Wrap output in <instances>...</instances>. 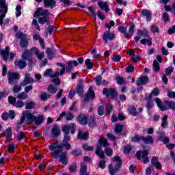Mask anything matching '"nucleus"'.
I'll list each match as a JSON object with an SVG mask.
<instances>
[{"label": "nucleus", "instance_id": "b1692460", "mask_svg": "<svg viewBox=\"0 0 175 175\" xmlns=\"http://www.w3.org/2000/svg\"><path fill=\"white\" fill-rule=\"evenodd\" d=\"M145 99L146 100V107L147 110L152 109V107H154V101H152V98H149L147 94H146Z\"/></svg>", "mask_w": 175, "mask_h": 175}, {"label": "nucleus", "instance_id": "72a5a7b5", "mask_svg": "<svg viewBox=\"0 0 175 175\" xmlns=\"http://www.w3.org/2000/svg\"><path fill=\"white\" fill-rule=\"evenodd\" d=\"M95 120H96L95 116H92L90 118L89 121H88V126H90V128H94V126H96V122Z\"/></svg>", "mask_w": 175, "mask_h": 175}, {"label": "nucleus", "instance_id": "423d86ee", "mask_svg": "<svg viewBox=\"0 0 175 175\" xmlns=\"http://www.w3.org/2000/svg\"><path fill=\"white\" fill-rule=\"evenodd\" d=\"M27 120L30 121V122H35L36 125L39 126L42 125L44 122V117L43 115H40L36 118V116L32 114L31 112H26Z\"/></svg>", "mask_w": 175, "mask_h": 175}, {"label": "nucleus", "instance_id": "e2e57ef3", "mask_svg": "<svg viewBox=\"0 0 175 175\" xmlns=\"http://www.w3.org/2000/svg\"><path fill=\"white\" fill-rule=\"evenodd\" d=\"M135 26L134 23H131L130 27L129 29V32L131 36L135 33Z\"/></svg>", "mask_w": 175, "mask_h": 175}, {"label": "nucleus", "instance_id": "c03bdc74", "mask_svg": "<svg viewBox=\"0 0 175 175\" xmlns=\"http://www.w3.org/2000/svg\"><path fill=\"white\" fill-rule=\"evenodd\" d=\"M97 113L100 117H102L105 114V106L100 105L97 109Z\"/></svg>", "mask_w": 175, "mask_h": 175}, {"label": "nucleus", "instance_id": "4c0bfd02", "mask_svg": "<svg viewBox=\"0 0 175 175\" xmlns=\"http://www.w3.org/2000/svg\"><path fill=\"white\" fill-rule=\"evenodd\" d=\"M64 117L67 121H72L75 118V115L70 111L65 112Z\"/></svg>", "mask_w": 175, "mask_h": 175}, {"label": "nucleus", "instance_id": "a18cd8bd", "mask_svg": "<svg viewBox=\"0 0 175 175\" xmlns=\"http://www.w3.org/2000/svg\"><path fill=\"white\" fill-rule=\"evenodd\" d=\"M113 111V105H107L105 107V116H110L111 111Z\"/></svg>", "mask_w": 175, "mask_h": 175}, {"label": "nucleus", "instance_id": "0eeeda50", "mask_svg": "<svg viewBox=\"0 0 175 175\" xmlns=\"http://www.w3.org/2000/svg\"><path fill=\"white\" fill-rule=\"evenodd\" d=\"M16 38L21 39L20 46L22 49H27L29 46V41H28V39L25 37V34L23 32L18 31L16 33Z\"/></svg>", "mask_w": 175, "mask_h": 175}, {"label": "nucleus", "instance_id": "ddd939ff", "mask_svg": "<svg viewBox=\"0 0 175 175\" xmlns=\"http://www.w3.org/2000/svg\"><path fill=\"white\" fill-rule=\"evenodd\" d=\"M115 38H116V36L114 35V33H112L111 32H110L109 29L105 31L103 36V39L105 43L106 44L109 43V41L114 40Z\"/></svg>", "mask_w": 175, "mask_h": 175}, {"label": "nucleus", "instance_id": "13d9d810", "mask_svg": "<svg viewBox=\"0 0 175 175\" xmlns=\"http://www.w3.org/2000/svg\"><path fill=\"white\" fill-rule=\"evenodd\" d=\"M102 75H98L95 78V82L96 85L99 86L100 84H102Z\"/></svg>", "mask_w": 175, "mask_h": 175}, {"label": "nucleus", "instance_id": "dca6fc26", "mask_svg": "<svg viewBox=\"0 0 175 175\" xmlns=\"http://www.w3.org/2000/svg\"><path fill=\"white\" fill-rule=\"evenodd\" d=\"M142 17H146V21H151L152 18V14L151 11L147 9H142L141 11Z\"/></svg>", "mask_w": 175, "mask_h": 175}, {"label": "nucleus", "instance_id": "1a4fd4ad", "mask_svg": "<svg viewBox=\"0 0 175 175\" xmlns=\"http://www.w3.org/2000/svg\"><path fill=\"white\" fill-rule=\"evenodd\" d=\"M20 80V75L17 72H8V84L14 85Z\"/></svg>", "mask_w": 175, "mask_h": 175}, {"label": "nucleus", "instance_id": "2f4dec72", "mask_svg": "<svg viewBox=\"0 0 175 175\" xmlns=\"http://www.w3.org/2000/svg\"><path fill=\"white\" fill-rule=\"evenodd\" d=\"M16 66H18L19 69H25L27 66V62L24 60H18L15 62Z\"/></svg>", "mask_w": 175, "mask_h": 175}, {"label": "nucleus", "instance_id": "f03ea898", "mask_svg": "<svg viewBox=\"0 0 175 175\" xmlns=\"http://www.w3.org/2000/svg\"><path fill=\"white\" fill-rule=\"evenodd\" d=\"M50 14L51 13L49 10H44L41 7L36 9L33 14V17L38 18L39 24H47V25H50V20L49 19ZM40 16H42L40 17Z\"/></svg>", "mask_w": 175, "mask_h": 175}, {"label": "nucleus", "instance_id": "680f3d73", "mask_svg": "<svg viewBox=\"0 0 175 175\" xmlns=\"http://www.w3.org/2000/svg\"><path fill=\"white\" fill-rule=\"evenodd\" d=\"M115 80L117 82V84H119L120 85H122V84H124V81H125L124 78L120 76L116 77Z\"/></svg>", "mask_w": 175, "mask_h": 175}, {"label": "nucleus", "instance_id": "cd10ccee", "mask_svg": "<svg viewBox=\"0 0 175 175\" xmlns=\"http://www.w3.org/2000/svg\"><path fill=\"white\" fill-rule=\"evenodd\" d=\"M51 132H52V135H53V136H54V137H58V136H59V135L61 133V130H59L58 125L55 124L53 126Z\"/></svg>", "mask_w": 175, "mask_h": 175}, {"label": "nucleus", "instance_id": "8fccbe9b", "mask_svg": "<svg viewBox=\"0 0 175 175\" xmlns=\"http://www.w3.org/2000/svg\"><path fill=\"white\" fill-rule=\"evenodd\" d=\"M25 106L26 110L33 109V107H35V103H33V101L27 102Z\"/></svg>", "mask_w": 175, "mask_h": 175}, {"label": "nucleus", "instance_id": "79ce46f5", "mask_svg": "<svg viewBox=\"0 0 175 175\" xmlns=\"http://www.w3.org/2000/svg\"><path fill=\"white\" fill-rule=\"evenodd\" d=\"M72 154L73 157H80V155H83V152L79 148H76L72 151Z\"/></svg>", "mask_w": 175, "mask_h": 175}, {"label": "nucleus", "instance_id": "69168bd1", "mask_svg": "<svg viewBox=\"0 0 175 175\" xmlns=\"http://www.w3.org/2000/svg\"><path fill=\"white\" fill-rule=\"evenodd\" d=\"M107 157H111L113 155V150L109 148H105L104 150Z\"/></svg>", "mask_w": 175, "mask_h": 175}, {"label": "nucleus", "instance_id": "ea45409f", "mask_svg": "<svg viewBox=\"0 0 175 175\" xmlns=\"http://www.w3.org/2000/svg\"><path fill=\"white\" fill-rule=\"evenodd\" d=\"M165 105L170 109L171 110H175V102L174 101H169L166 100L165 102Z\"/></svg>", "mask_w": 175, "mask_h": 175}, {"label": "nucleus", "instance_id": "4d7b16f0", "mask_svg": "<svg viewBox=\"0 0 175 175\" xmlns=\"http://www.w3.org/2000/svg\"><path fill=\"white\" fill-rule=\"evenodd\" d=\"M150 31H152L153 33H158V32H159V27L156 25H152L150 26Z\"/></svg>", "mask_w": 175, "mask_h": 175}, {"label": "nucleus", "instance_id": "a878e982", "mask_svg": "<svg viewBox=\"0 0 175 175\" xmlns=\"http://www.w3.org/2000/svg\"><path fill=\"white\" fill-rule=\"evenodd\" d=\"M148 80L149 79L147 76H143L140 77L139 80L136 81V84L137 85H146L148 83Z\"/></svg>", "mask_w": 175, "mask_h": 175}, {"label": "nucleus", "instance_id": "a211bd4d", "mask_svg": "<svg viewBox=\"0 0 175 175\" xmlns=\"http://www.w3.org/2000/svg\"><path fill=\"white\" fill-rule=\"evenodd\" d=\"M27 113H31L29 111H24L22 113V117L21 118V120L18 122V125H21V124H24L26 118L25 124L29 125L31 124V120H28V117L27 116Z\"/></svg>", "mask_w": 175, "mask_h": 175}, {"label": "nucleus", "instance_id": "20e7f679", "mask_svg": "<svg viewBox=\"0 0 175 175\" xmlns=\"http://www.w3.org/2000/svg\"><path fill=\"white\" fill-rule=\"evenodd\" d=\"M76 129H77V126L75 123L63 126L62 127V131L64 133V137L62 143H69L71 140L70 136H69V131H71L72 135H75V133H76Z\"/></svg>", "mask_w": 175, "mask_h": 175}, {"label": "nucleus", "instance_id": "9d476101", "mask_svg": "<svg viewBox=\"0 0 175 175\" xmlns=\"http://www.w3.org/2000/svg\"><path fill=\"white\" fill-rule=\"evenodd\" d=\"M94 99H95V92L92 89V86H90L84 96L83 102L88 103V102H92Z\"/></svg>", "mask_w": 175, "mask_h": 175}, {"label": "nucleus", "instance_id": "49530a36", "mask_svg": "<svg viewBox=\"0 0 175 175\" xmlns=\"http://www.w3.org/2000/svg\"><path fill=\"white\" fill-rule=\"evenodd\" d=\"M153 68L154 69V72H159V70H161V66L157 59L153 62Z\"/></svg>", "mask_w": 175, "mask_h": 175}, {"label": "nucleus", "instance_id": "37998d69", "mask_svg": "<svg viewBox=\"0 0 175 175\" xmlns=\"http://www.w3.org/2000/svg\"><path fill=\"white\" fill-rule=\"evenodd\" d=\"M17 98L20 100H25V99L28 98V94L25 92H21V94H18Z\"/></svg>", "mask_w": 175, "mask_h": 175}, {"label": "nucleus", "instance_id": "4be33fe9", "mask_svg": "<svg viewBox=\"0 0 175 175\" xmlns=\"http://www.w3.org/2000/svg\"><path fill=\"white\" fill-rule=\"evenodd\" d=\"M44 7L50 8V9H53L57 5V2L54 0H43Z\"/></svg>", "mask_w": 175, "mask_h": 175}, {"label": "nucleus", "instance_id": "c85d7f7f", "mask_svg": "<svg viewBox=\"0 0 175 175\" xmlns=\"http://www.w3.org/2000/svg\"><path fill=\"white\" fill-rule=\"evenodd\" d=\"M127 111L133 117H136L137 116V111L136 110V107L135 105H131L129 107Z\"/></svg>", "mask_w": 175, "mask_h": 175}, {"label": "nucleus", "instance_id": "09e8293b", "mask_svg": "<svg viewBox=\"0 0 175 175\" xmlns=\"http://www.w3.org/2000/svg\"><path fill=\"white\" fill-rule=\"evenodd\" d=\"M7 147L8 148L9 154H12V152H13V151H14V150L16 149V145L13 142L8 144Z\"/></svg>", "mask_w": 175, "mask_h": 175}, {"label": "nucleus", "instance_id": "0e129e2a", "mask_svg": "<svg viewBox=\"0 0 175 175\" xmlns=\"http://www.w3.org/2000/svg\"><path fill=\"white\" fill-rule=\"evenodd\" d=\"M135 70V66L133 64L128 66L126 68V72L127 73H132Z\"/></svg>", "mask_w": 175, "mask_h": 175}, {"label": "nucleus", "instance_id": "c756f323", "mask_svg": "<svg viewBox=\"0 0 175 175\" xmlns=\"http://www.w3.org/2000/svg\"><path fill=\"white\" fill-rule=\"evenodd\" d=\"M89 136L90 133H88V131H86L85 133L80 131L78 133V139H81V140H88Z\"/></svg>", "mask_w": 175, "mask_h": 175}, {"label": "nucleus", "instance_id": "4468645a", "mask_svg": "<svg viewBox=\"0 0 175 175\" xmlns=\"http://www.w3.org/2000/svg\"><path fill=\"white\" fill-rule=\"evenodd\" d=\"M84 81L83 79H79L78 84L76 87V92L79 96L83 97V94H84Z\"/></svg>", "mask_w": 175, "mask_h": 175}, {"label": "nucleus", "instance_id": "f3484780", "mask_svg": "<svg viewBox=\"0 0 175 175\" xmlns=\"http://www.w3.org/2000/svg\"><path fill=\"white\" fill-rule=\"evenodd\" d=\"M32 83H33V79L31 77V74L27 73L24 80L21 83V87H25V85H28V84H32Z\"/></svg>", "mask_w": 175, "mask_h": 175}, {"label": "nucleus", "instance_id": "7c9ffc66", "mask_svg": "<svg viewBox=\"0 0 175 175\" xmlns=\"http://www.w3.org/2000/svg\"><path fill=\"white\" fill-rule=\"evenodd\" d=\"M87 164L85 163H81L80 167L81 175H90V174L87 172Z\"/></svg>", "mask_w": 175, "mask_h": 175}, {"label": "nucleus", "instance_id": "774afa93", "mask_svg": "<svg viewBox=\"0 0 175 175\" xmlns=\"http://www.w3.org/2000/svg\"><path fill=\"white\" fill-rule=\"evenodd\" d=\"M16 17H20V16H21V5H18L16 6Z\"/></svg>", "mask_w": 175, "mask_h": 175}, {"label": "nucleus", "instance_id": "6e6d98bb", "mask_svg": "<svg viewBox=\"0 0 175 175\" xmlns=\"http://www.w3.org/2000/svg\"><path fill=\"white\" fill-rule=\"evenodd\" d=\"M174 70V68L173 66H170L168 68H165V75L166 76H170L172 75V72Z\"/></svg>", "mask_w": 175, "mask_h": 175}, {"label": "nucleus", "instance_id": "5701e85b", "mask_svg": "<svg viewBox=\"0 0 175 175\" xmlns=\"http://www.w3.org/2000/svg\"><path fill=\"white\" fill-rule=\"evenodd\" d=\"M2 136H5L6 139H12L13 136V129L12 127H8L5 132L1 133Z\"/></svg>", "mask_w": 175, "mask_h": 175}, {"label": "nucleus", "instance_id": "6ab92c4d", "mask_svg": "<svg viewBox=\"0 0 175 175\" xmlns=\"http://www.w3.org/2000/svg\"><path fill=\"white\" fill-rule=\"evenodd\" d=\"M118 29L119 31V32L120 33H123V35H124V38H126V39H131V34H129L127 31H128V28L125 26H119L118 27Z\"/></svg>", "mask_w": 175, "mask_h": 175}, {"label": "nucleus", "instance_id": "f704fd0d", "mask_svg": "<svg viewBox=\"0 0 175 175\" xmlns=\"http://www.w3.org/2000/svg\"><path fill=\"white\" fill-rule=\"evenodd\" d=\"M85 65L87 69H88V70H91V69H92V68H94V64H92L91 62V59H90V58L85 59Z\"/></svg>", "mask_w": 175, "mask_h": 175}, {"label": "nucleus", "instance_id": "5fc2aeb1", "mask_svg": "<svg viewBox=\"0 0 175 175\" xmlns=\"http://www.w3.org/2000/svg\"><path fill=\"white\" fill-rule=\"evenodd\" d=\"M137 35H138V36L134 37V39L135 42L137 43V42L140 40V36H143V30L138 29L137 31Z\"/></svg>", "mask_w": 175, "mask_h": 175}, {"label": "nucleus", "instance_id": "e433bc0d", "mask_svg": "<svg viewBox=\"0 0 175 175\" xmlns=\"http://www.w3.org/2000/svg\"><path fill=\"white\" fill-rule=\"evenodd\" d=\"M162 123L161 124V128H166L167 126V115H164L161 119Z\"/></svg>", "mask_w": 175, "mask_h": 175}, {"label": "nucleus", "instance_id": "a19ab883", "mask_svg": "<svg viewBox=\"0 0 175 175\" xmlns=\"http://www.w3.org/2000/svg\"><path fill=\"white\" fill-rule=\"evenodd\" d=\"M46 53L47 55L48 58L50 60L54 58V56H53V54H54V52H53V50L51 48H46Z\"/></svg>", "mask_w": 175, "mask_h": 175}, {"label": "nucleus", "instance_id": "7ed1b4c3", "mask_svg": "<svg viewBox=\"0 0 175 175\" xmlns=\"http://www.w3.org/2000/svg\"><path fill=\"white\" fill-rule=\"evenodd\" d=\"M102 147L104 148H109L110 147V144L107 142V139L105 138L103 135H101L98 140L95 151L96 155H98L100 159L105 158V152L102 150Z\"/></svg>", "mask_w": 175, "mask_h": 175}, {"label": "nucleus", "instance_id": "f257e3e1", "mask_svg": "<svg viewBox=\"0 0 175 175\" xmlns=\"http://www.w3.org/2000/svg\"><path fill=\"white\" fill-rule=\"evenodd\" d=\"M64 147L67 150L72 148V146L68 142H62V145H59L58 143H53L49 146L50 151H53L52 152V158L53 159H57L59 157V154L64 151Z\"/></svg>", "mask_w": 175, "mask_h": 175}, {"label": "nucleus", "instance_id": "3c124183", "mask_svg": "<svg viewBox=\"0 0 175 175\" xmlns=\"http://www.w3.org/2000/svg\"><path fill=\"white\" fill-rule=\"evenodd\" d=\"M16 103V97H14L13 96H8V103H10V105H12V106H15Z\"/></svg>", "mask_w": 175, "mask_h": 175}, {"label": "nucleus", "instance_id": "58836bf2", "mask_svg": "<svg viewBox=\"0 0 175 175\" xmlns=\"http://www.w3.org/2000/svg\"><path fill=\"white\" fill-rule=\"evenodd\" d=\"M142 141L143 142V139L142 138V136L139 135H135L131 139V142H133V143H139Z\"/></svg>", "mask_w": 175, "mask_h": 175}, {"label": "nucleus", "instance_id": "c9c22d12", "mask_svg": "<svg viewBox=\"0 0 175 175\" xmlns=\"http://www.w3.org/2000/svg\"><path fill=\"white\" fill-rule=\"evenodd\" d=\"M47 90L50 94H55L58 91V87L49 85Z\"/></svg>", "mask_w": 175, "mask_h": 175}, {"label": "nucleus", "instance_id": "de8ad7c7", "mask_svg": "<svg viewBox=\"0 0 175 175\" xmlns=\"http://www.w3.org/2000/svg\"><path fill=\"white\" fill-rule=\"evenodd\" d=\"M29 59V51L28 50L25 49L22 54V59L23 61H27V59Z\"/></svg>", "mask_w": 175, "mask_h": 175}, {"label": "nucleus", "instance_id": "39448f33", "mask_svg": "<svg viewBox=\"0 0 175 175\" xmlns=\"http://www.w3.org/2000/svg\"><path fill=\"white\" fill-rule=\"evenodd\" d=\"M112 161L116 162V163L114 167L113 166V164H109V172L110 175H116L120 172L121 167H122V159L120 156L116 155L112 158Z\"/></svg>", "mask_w": 175, "mask_h": 175}, {"label": "nucleus", "instance_id": "f8f14e48", "mask_svg": "<svg viewBox=\"0 0 175 175\" xmlns=\"http://www.w3.org/2000/svg\"><path fill=\"white\" fill-rule=\"evenodd\" d=\"M79 66V62L76 60H70L67 62V66H66V73H70L75 68Z\"/></svg>", "mask_w": 175, "mask_h": 175}, {"label": "nucleus", "instance_id": "473e14b6", "mask_svg": "<svg viewBox=\"0 0 175 175\" xmlns=\"http://www.w3.org/2000/svg\"><path fill=\"white\" fill-rule=\"evenodd\" d=\"M159 95V89L158 88H154L149 95H147L149 99H152V96H158Z\"/></svg>", "mask_w": 175, "mask_h": 175}, {"label": "nucleus", "instance_id": "9b49d317", "mask_svg": "<svg viewBox=\"0 0 175 175\" xmlns=\"http://www.w3.org/2000/svg\"><path fill=\"white\" fill-rule=\"evenodd\" d=\"M0 18H5L8 13V5H6V0H0Z\"/></svg>", "mask_w": 175, "mask_h": 175}, {"label": "nucleus", "instance_id": "052dcab7", "mask_svg": "<svg viewBox=\"0 0 175 175\" xmlns=\"http://www.w3.org/2000/svg\"><path fill=\"white\" fill-rule=\"evenodd\" d=\"M169 14H167V12H163L162 14V21L164 23H167V21H169Z\"/></svg>", "mask_w": 175, "mask_h": 175}, {"label": "nucleus", "instance_id": "412c9836", "mask_svg": "<svg viewBox=\"0 0 175 175\" xmlns=\"http://www.w3.org/2000/svg\"><path fill=\"white\" fill-rule=\"evenodd\" d=\"M98 5L101 10H104L106 13H109V12H110V8H109V3H107V2L98 1Z\"/></svg>", "mask_w": 175, "mask_h": 175}, {"label": "nucleus", "instance_id": "6e6552de", "mask_svg": "<svg viewBox=\"0 0 175 175\" xmlns=\"http://www.w3.org/2000/svg\"><path fill=\"white\" fill-rule=\"evenodd\" d=\"M103 95H105L107 98H109V96H111L113 99L117 100V98H118V93L117 91H116V89L114 88H110L109 89L107 88H105L103 90Z\"/></svg>", "mask_w": 175, "mask_h": 175}, {"label": "nucleus", "instance_id": "338daca9", "mask_svg": "<svg viewBox=\"0 0 175 175\" xmlns=\"http://www.w3.org/2000/svg\"><path fill=\"white\" fill-rule=\"evenodd\" d=\"M132 151V146H126L124 148L123 152L124 154H129Z\"/></svg>", "mask_w": 175, "mask_h": 175}, {"label": "nucleus", "instance_id": "864d4df0", "mask_svg": "<svg viewBox=\"0 0 175 175\" xmlns=\"http://www.w3.org/2000/svg\"><path fill=\"white\" fill-rule=\"evenodd\" d=\"M122 129H124V126H122V124H116L115 127V132L116 133H121V132H122Z\"/></svg>", "mask_w": 175, "mask_h": 175}, {"label": "nucleus", "instance_id": "2eb2a0df", "mask_svg": "<svg viewBox=\"0 0 175 175\" xmlns=\"http://www.w3.org/2000/svg\"><path fill=\"white\" fill-rule=\"evenodd\" d=\"M76 120L78 124H79L80 125L85 126L87 125V124H88V118H87L84 114H79L77 117Z\"/></svg>", "mask_w": 175, "mask_h": 175}, {"label": "nucleus", "instance_id": "bb28decb", "mask_svg": "<svg viewBox=\"0 0 175 175\" xmlns=\"http://www.w3.org/2000/svg\"><path fill=\"white\" fill-rule=\"evenodd\" d=\"M142 139L144 144H154V139L151 135H148L146 137L142 136Z\"/></svg>", "mask_w": 175, "mask_h": 175}, {"label": "nucleus", "instance_id": "aec40b11", "mask_svg": "<svg viewBox=\"0 0 175 175\" xmlns=\"http://www.w3.org/2000/svg\"><path fill=\"white\" fill-rule=\"evenodd\" d=\"M150 162L152 166L156 167L158 170H161V169H162V164H161V163L159 162L158 157L155 156L152 157Z\"/></svg>", "mask_w": 175, "mask_h": 175}, {"label": "nucleus", "instance_id": "393cba45", "mask_svg": "<svg viewBox=\"0 0 175 175\" xmlns=\"http://www.w3.org/2000/svg\"><path fill=\"white\" fill-rule=\"evenodd\" d=\"M154 100L159 107V109H160L161 111H166V106L163 105V104H162V100H161V98L156 97L154 98Z\"/></svg>", "mask_w": 175, "mask_h": 175}, {"label": "nucleus", "instance_id": "603ef678", "mask_svg": "<svg viewBox=\"0 0 175 175\" xmlns=\"http://www.w3.org/2000/svg\"><path fill=\"white\" fill-rule=\"evenodd\" d=\"M14 106L15 107H17V109H21V107H24V106H25V103H24L22 100H18Z\"/></svg>", "mask_w": 175, "mask_h": 175}, {"label": "nucleus", "instance_id": "bf43d9fd", "mask_svg": "<svg viewBox=\"0 0 175 175\" xmlns=\"http://www.w3.org/2000/svg\"><path fill=\"white\" fill-rule=\"evenodd\" d=\"M1 55L3 57V61H8L9 55H10V53L9 52H5V51H2Z\"/></svg>", "mask_w": 175, "mask_h": 175}]
</instances>
